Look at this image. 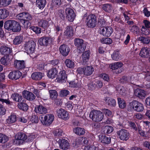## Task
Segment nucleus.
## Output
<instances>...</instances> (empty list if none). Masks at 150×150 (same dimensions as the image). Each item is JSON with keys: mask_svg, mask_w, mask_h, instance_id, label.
Returning <instances> with one entry per match:
<instances>
[{"mask_svg": "<svg viewBox=\"0 0 150 150\" xmlns=\"http://www.w3.org/2000/svg\"><path fill=\"white\" fill-rule=\"evenodd\" d=\"M46 3V0H36V6L40 9H42L45 7Z\"/></svg>", "mask_w": 150, "mask_h": 150, "instance_id": "72a5a7b5", "label": "nucleus"}, {"mask_svg": "<svg viewBox=\"0 0 150 150\" xmlns=\"http://www.w3.org/2000/svg\"><path fill=\"white\" fill-rule=\"evenodd\" d=\"M9 15L8 11L6 9H0V19H4L7 18Z\"/></svg>", "mask_w": 150, "mask_h": 150, "instance_id": "f704fd0d", "label": "nucleus"}, {"mask_svg": "<svg viewBox=\"0 0 150 150\" xmlns=\"http://www.w3.org/2000/svg\"><path fill=\"white\" fill-rule=\"evenodd\" d=\"M129 108L138 112L142 111L144 109L143 104L137 100H134L129 103Z\"/></svg>", "mask_w": 150, "mask_h": 150, "instance_id": "7ed1b4c3", "label": "nucleus"}, {"mask_svg": "<svg viewBox=\"0 0 150 150\" xmlns=\"http://www.w3.org/2000/svg\"><path fill=\"white\" fill-rule=\"evenodd\" d=\"M106 102L108 100V104L112 107H114L115 105L116 101L115 100L112 98L106 97L105 99Z\"/></svg>", "mask_w": 150, "mask_h": 150, "instance_id": "c03bdc74", "label": "nucleus"}, {"mask_svg": "<svg viewBox=\"0 0 150 150\" xmlns=\"http://www.w3.org/2000/svg\"><path fill=\"white\" fill-rule=\"evenodd\" d=\"M65 11L68 20L70 22L73 21L75 17L74 10L68 7L66 8Z\"/></svg>", "mask_w": 150, "mask_h": 150, "instance_id": "dca6fc26", "label": "nucleus"}, {"mask_svg": "<svg viewBox=\"0 0 150 150\" xmlns=\"http://www.w3.org/2000/svg\"><path fill=\"white\" fill-rule=\"evenodd\" d=\"M64 35V36L67 38L72 36L73 35V31L72 28L69 26H67L65 28Z\"/></svg>", "mask_w": 150, "mask_h": 150, "instance_id": "c85d7f7f", "label": "nucleus"}, {"mask_svg": "<svg viewBox=\"0 0 150 150\" xmlns=\"http://www.w3.org/2000/svg\"><path fill=\"white\" fill-rule=\"evenodd\" d=\"M58 71L56 68H52L50 69L47 73V76L51 79L54 78L57 75Z\"/></svg>", "mask_w": 150, "mask_h": 150, "instance_id": "cd10ccee", "label": "nucleus"}, {"mask_svg": "<svg viewBox=\"0 0 150 150\" xmlns=\"http://www.w3.org/2000/svg\"><path fill=\"white\" fill-rule=\"evenodd\" d=\"M88 142V140L87 138L84 137H81L79 138L78 140L76 142V144H86Z\"/></svg>", "mask_w": 150, "mask_h": 150, "instance_id": "e433bc0d", "label": "nucleus"}, {"mask_svg": "<svg viewBox=\"0 0 150 150\" xmlns=\"http://www.w3.org/2000/svg\"><path fill=\"white\" fill-rule=\"evenodd\" d=\"M64 10L60 9L58 10L57 13V17H59L62 20H64Z\"/></svg>", "mask_w": 150, "mask_h": 150, "instance_id": "5fc2aeb1", "label": "nucleus"}, {"mask_svg": "<svg viewBox=\"0 0 150 150\" xmlns=\"http://www.w3.org/2000/svg\"><path fill=\"white\" fill-rule=\"evenodd\" d=\"M139 55L143 57H146L150 56V50L147 47H143L141 50Z\"/></svg>", "mask_w": 150, "mask_h": 150, "instance_id": "393cba45", "label": "nucleus"}, {"mask_svg": "<svg viewBox=\"0 0 150 150\" xmlns=\"http://www.w3.org/2000/svg\"><path fill=\"white\" fill-rule=\"evenodd\" d=\"M117 100L119 107L122 109L125 108L126 106V103L125 101L120 98H118Z\"/></svg>", "mask_w": 150, "mask_h": 150, "instance_id": "a18cd8bd", "label": "nucleus"}, {"mask_svg": "<svg viewBox=\"0 0 150 150\" xmlns=\"http://www.w3.org/2000/svg\"><path fill=\"white\" fill-rule=\"evenodd\" d=\"M60 149L67 150L69 148V144L68 141L64 139H60L58 142Z\"/></svg>", "mask_w": 150, "mask_h": 150, "instance_id": "f3484780", "label": "nucleus"}, {"mask_svg": "<svg viewBox=\"0 0 150 150\" xmlns=\"http://www.w3.org/2000/svg\"><path fill=\"white\" fill-rule=\"evenodd\" d=\"M99 141L102 143L109 144L111 142L110 137L104 134H100L98 136Z\"/></svg>", "mask_w": 150, "mask_h": 150, "instance_id": "4be33fe9", "label": "nucleus"}, {"mask_svg": "<svg viewBox=\"0 0 150 150\" xmlns=\"http://www.w3.org/2000/svg\"><path fill=\"white\" fill-rule=\"evenodd\" d=\"M23 39L22 37L20 36H17L13 40V43L16 45L20 44L22 41Z\"/></svg>", "mask_w": 150, "mask_h": 150, "instance_id": "603ef678", "label": "nucleus"}, {"mask_svg": "<svg viewBox=\"0 0 150 150\" xmlns=\"http://www.w3.org/2000/svg\"><path fill=\"white\" fill-rule=\"evenodd\" d=\"M138 79V76L136 74H134L131 76L129 79H128L127 78L126 76H124L122 77L121 79V82L123 83L125 82L126 81L130 82L131 83H134L135 82L137 81Z\"/></svg>", "mask_w": 150, "mask_h": 150, "instance_id": "412c9836", "label": "nucleus"}, {"mask_svg": "<svg viewBox=\"0 0 150 150\" xmlns=\"http://www.w3.org/2000/svg\"><path fill=\"white\" fill-rule=\"evenodd\" d=\"M17 18L18 19L25 21H31L33 19V16L27 12L20 13L17 15Z\"/></svg>", "mask_w": 150, "mask_h": 150, "instance_id": "9d476101", "label": "nucleus"}, {"mask_svg": "<svg viewBox=\"0 0 150 150\" xmlns=\"http://www.w3.org/2000/svg\"><path fill=\"white\" fill-rule=\"evenodd\" d=\"M39 25L40 26L45 29L47 28L50 25L48 21L42 20L39 22Z\"/></svg>", "mask_w": 150, "mask_h": 150, "instance_id": "a19ab883", "label": "nucleus"}, {"mask_svg": "<svg viewBox=\"0 0 150 150\" xmlns=\"http://www.w3.org/2000/svg\"><path fill=\"white\" fill-rule=\"evenodd\" d=\"M38 121V116L35 115H33L31 117L30 120L29 122L30 124L32 123H37Z\"/></svg>", "mask_w": 150, "mask_h": 150, "instance_id": "6e6d98bb", "label": "nucleus"}, {"mask_svg": "<svg viewBox=\"0 0 150 150\" xmlns=\"http://www.w3.org/2000/svg\"><path fill=\"white\" fill-rule=\"evenodd\" d=\"M134 94L136 96L141 98L145 97L146 95L144 90L139 88L135 90Z\"/></svg>", "mask_w": 150, "mask_h": 150, "instance_id": "a878e982", "label": "nucleus"}, {"mask_svg": "<svg viewBox=\"0 0 150 150\" xmlns=\"http://www.w3.org/2000/svg\"><path fill=\"white\" fill-rule=\"evenodd\" d=\"M48 108L42 105L36 106L34 108L35 112L37 114L44 115L47 113Z\"/></svg>", "mask_w": 150, "mask_h": 150, "instance_id": "ddd939ff", "label": "nucleus"}, {"mask_svg": "<svg viewBox=\"0 0 150 150\" xmlns=\"http://www.w3.org/2000/svg\"><path fill=\"white\" fill-rule=\"evenodd\" d=\"M84 150H98V147L93 145L87 146L84 147Z\"/></svg>", "mask_w": 150, "mask_h": 150, "instance_id": "338daca9", "label": "nucleus"}, {"mask_svg": "<svg viewBox=\"0 0 150 150\" xmlns=\"http://www.w3.org/2000/svg\"><path fill=\"white\" fill-rule=\"evenodd\" d=\"M74 132L76 134L81 135L85 133V129L80 127H76L73 129Z\"/></svg>", "mask_w": 150, "mask_h": 150, "instance_id": "58836bf2", "label": "nucleus"}, {"mask_svg": "<svg viewBox=\"0 0 150 150\" xmlns=\"http://www.w3.org/2000/svg\"><path fill=\"white\" fill-rule=\"evenodd\" d=\"M123 64L121 62H117L111 64L109 67L112 70H116L120 69L122 67Z\"/></svg>", "mask_w": 150, "mask_h": 150, "instance_id": "bb28decb", "label": "nucleus"}, {"mask_svg": "<svg viewBox=\"0 0 150 150\" xmlns=\"http://www.w3.org/2000/svg\"><path fill=\"white\" fill-rule=\"evenodd\" d=\"M119 138L121 140H127L129 137V132L126 130L122 129L117 132Z\"/></svg>", "mask_w": 150, "mask_h": 150, "instance_id": "f8f14e48", "label": "nucleus"}, {"mask_svg": "<svg viewBox=\"0 0 150 150\" xmlns=\"http://www.w3.org/2000/svg\"><path fill=\"white\" fill-rule=\"evenodd\" d=\"M103 113L107 116L110 117L112 115V112L107 109L104 108L102 110Z\"/></svg>", "mask_w": 150, "mask_h": 150, "instance_id": "13d9d810", "label": "nucleus"}, {"mask_svg": "<svg viewBox=\"0 0 150 150\" xmlns=\"http://www.w3.org/2000/svg\"><path fill=\"white\" fill-rule=\"evenodd\" d=\"M101 42L103 44H110L112 42V40L109 38H103L100 40Z\"/></svg>", "mask_w": 150, "mask_h": 150, "instance_id": "4d7b16f0", "label": "nucleus"}, {"mask_svg": "<svg viewBox=\"0 0 150 150\" xmlns=\"http://www.w3.org/2000/svg\"><path fill=\"white\" fill-rule=\"evenodd\" d=\"M64 63L68 68L71 69L74 68L76 66L75 62L73 60L68 59H66Z\"/></svg>", "mask_w": 150, "mask_h": 150, "instance_id": "c756f323", "label": "nucleus"}, {"mask_svg": "<svg viewBox=\"0 0 150 150\" xmlns=\"http://www.w3.org/2000/svg\"><path fill=\"white\" fill-rule=\"evenodd\" d=\"M96 81L91 82L88 84L89 89L91 90L94 89L96 87Z\"/></svg>", "mask_w": 150, "mask_h": 150, "instance_id": "e2e57ef3", "label": "nucleus"}, {"mask_svg": "<svg viewBox=\"0 0 150 150\" xmlns=\"http://www.w3.org/2000/svg\"><path fill=\"white\" fill-rule=\"evenodd\" d=\"M56 114L59 118L64 120H67L69 118V112L63 109L59 108L57 109Z\"/></svg>", "mask_w": 150, "mask_h": 150, "instance_id": "1a4fd4ad", "label": "nucleus"}, {"mask_svg": "<svg viewBox=\"0 0 150 150\" xmlns=\"http://www.w3.org/2000/svg\"><path fill=\"white\" fill-rule=\"evenodd\" d=\"M74 44L77 47V49L79 51V52H83L86 49V46L83 43V40L82 39H75Z\"/></svg>", "mask_w": 150, "mask_h": 150, "instance_id": "2eb2a0df", "label": "nucleus"}, {"mask_svg": "<svg viewBox=\"0 0 150 150\" xmlns=\"http://www.w3.org/2000/svg\"><path fill=\"white\" fill-rule=\"evenodd\" d=\"M15 137L17 140L24 141L27 139V136L24 133H20L17 134L16 135Z\"/></svg>", "mask_w": 150, "mask_h": 150, "instance_id": "4c0bfd02", "label": "nucleus"}, {"mask_svg": "<svg viewBox=\"0 0 150 150\" xmlns=\"http://www.w3.org/2000/svg\"><path fill=\"white\" fill-rule=\"evenodd\" d=\"M53 40V38L50 37L43 36L39 39L38 42L41 45L46 46L51 43Z\"/></svg>", "mask_w": 150, "mask_h": 150, "instance_id": "4468645a", "label": "nucleus"}, {"mask_svg": "<svg viewBox=\"0 0 150 150\" xmlns=\"http://www.w3.org/2000/svg\"><path fill=\"white\" fill-rule=\"evenodd\" d=\"M0 90H1L4 93L1 95V98H0V101L2 103H5L7 104H10L11 102L8 99H6V98H8V95L6 93V86L3 83H0Z\"/></svg>", "mask_w": 150, "mask_h": 150, "instance_id": "423d86ee", "label": "nucleus"}, {"mask_svg": "<svg viewBox=\"0 0 150 150\" xmlns=\"http://www.w3.org/2000/svg\"><path fill=\"white\" fill-rule=\"evenodd\" d=\"M148 28H146L143 25L141 29V31L142 33L145 35H148L149 34V33Z\"/></svg>", "mask_w": 150, "mask_h": 150, "instance_id": "0e129e2a", "label": "nucleus"}, {"mask_svg": "<svg viewBox=\"0 0 150 150\" xmlns=\"http://www.w3.org/2000/svg\"><path fill=\"white\" fill-rule=\"evenodd\" d=\"M102 8L105 11L108 13L110 12L113 9L112 5L109 4H103L102 6Z\"/></svg>", "mask_w": 150, "mask_h": 150, "instance_id": "c9c22d12", "label": "nucleus"}, {"mask_svg": "<svg viewBox=\"0 0 150 150\" xmlns=\"http://www.w3.org/2000/svg\"><path fill=\"white\" fill-rule=\"evenodd\" d=\"M21 75V73L19 71L11 72L8 75V77L12 79H19Z\"/></svg>", "mask_w": 150, "mask_h": 150, "instance_id": "b1692460", "label": "nucleus"}, {"mask_svg": "<svg viewBox=\"0 0 150 150\" xmlns=\"http://www.w3.org/2000/svg\"><path fill=\"white\" fill-rule=\"evenodd\" d=\"M23 96L24 98L29 100H34L36 96L32 92L27 91H24L23 92Z\"/></svg>", "mask_w": 150, "mask_h": 150, "instance_id": "aec40b11", "label": "nucleus"}, {"mask_svg": "<svg viewBox=\"0 0 150 150\" xmlns=\"http://www.w3.org/2000/svg\"><path fill=\"white\" fill-rule=\"evenodd\" d=\"M54 116L53 114H48L44 116H41L40 120L41 123L46 125H50L53 122Z\"/></svg>", "mask_w": 150, "mask_h": 150, "instance_id": "39448f33", "label": "nucleus"}, {"mask_svg": "<svg viewBox=\"0 0 150 150\" xmlns=\"http://www.w3.org/2000/svg\"><path fill=\"white\" fill-rule=\"evenodd\" d=\"M11 0H0V5L4 6H6L9 4Z\"/></svg>", "mask_w": 150, "mask_h": 150, "instance_id": "052dcab7", "label": "nucleus"}, {"mask_svg": "<svg viewBox=\"0 0 150 150\" xmlns=\"http://www.w3.org/2000/svg\"><path fill=\"white\" fill-rule=\"evenodd\" d=\"M100 77L104 81L108 82L109 81V76L105 73H102L100 74Z\"/></svg>", "mask_w": 150, "mask_h": 150, "instance_id": "69168bd1", "label": "nucleus"}, {"mask_svg": "<svg viewBox=\"0 0 150 150\" xmlns=\"http://www.w3.org/2000/svg\"><path fill=\"white\" fill-rule=\"evenodd\" d=\"M11 52V49L9 47L6 46H2L0 48V52L1 54L5 56H8Z\"/></svg>", "mask_w": 150, "mask_h": 150, "instance_id": "5701e85b", "label": "nucleus"}, {"mask_svg": "<svg viewBox=\"0 0 150 150\" xmlns=\"http://www.w3.org/2000/svg\"><path fill=\"white\" fill-rule=\"evenodd\" d=\"M112 58L113 60L117 61L121 59V56L119 52L117 51H114L111 54Z\"/></svg>", "mask_w": 150, "mask_h": 150, "instance_id": "ea45409f", "label": "nucleus"}, {"mask_svg": "<svg viewBox=\"0 0 150 150\" xmlns=\"http://www.w3.org/2000/svg\"><path fill=\"white\" fill-rule=\"evenodd\" d=\"M35 43L33 41H28L24 45V49L28 54H33L35 51Z\"/></svg>", "mask_w": 150, "mask_h": 150, "instance_id": "6e6552de", "label": "nucleus"}, {"mask_svg": "<svg viewBox=\"0 0 150 150\" xmlns=\"http://www.w3.org/2000/svg\"><path fill=\"white\" fill-rule=\"evenodd\" d=\"M83 19L85 21L86 25L88 28H94L97 24V17L94 14H91L87 15L86 14L84 15Z\"/></svg>", "mask_w": 150, "mask_h": 150, "instance_id": "f257e3e1", "label": "nucleus"}, {"mask_svg": "<svg viewBox=\"0 0 150 150\" xmlns=\"http://www.w3.org/2000/svg\"><path fill=\"white\" fill-rule=\"evenodd\" d=\"M18 108L24 111L27 110L28 109L27 105L24 103H18Z\"/></svg>", "mask_w": 150, "mask_h": 150, "instance_id": "09e8293b", "label": "nucleus"}, {"mask_svg": "<svg viewBox=\"0 0 150 150\" xmlns=\"http://www.w3.org/2000/svg\"><path fill=\"white\" fill-rule=\"evenodd\" d=\"M50 98L52 99L56 98L58 96L57 93L55 90H51L49 91Z\"/></svg>", "mask_w": 150, "mask_h": 150, "instance_id": "864d4df0", "label": "nucleus"}, {"mask_svg": "<svg viewBox=\"0 0 150 150\" xmlns=\"http://www.w3.org/2000/svg\"><path fill=\"white\" fill-rule=\"evenodd\" d=\"M113 29L110 27L101 28L99 31L100 34L105 37H109L113 32Z\"/></svg>", "mask_w": 150, "mask_h": 150, "instance_id": "9b49d317", "label": "nucleus"}, {"mask_svg": "<svg viewBox=\"0 0 150 150\" xmlns=\"http://www.w3.org/2000/svg\"><path fill=\"white\" fill-rule=\"evenodd\" d=\"M89 116L93 121L99 122L103 119L104 115L100 111L93 110L90 112Z\"/></svg>", "mask_w": 150, "mask_h": 150, "instance_id": "20e7f679", "label": "nucleus"}, {"mask_svg": "<svg viewBox=\"0 0 150 150\" xmlns=\"http://www.w3.org/2000/svg\"><path fill=\"white\" fill-rule=\"evenodd\" d=\"M15 67L17 69H20L25 67V63L23 61L16 60L14 63Z\"/></svg>", "mask_w": 150, "mask_h": 150, "instance_id": "473e14b6", "label": "nucleus"}, {"mask_svg": "<svg viewBox=\"0 0 150 150\" xmlns=\"http://www.w3.org/2000/svg\"><path fill=\"white\" fill-rule=\"evenodd\" d=\"M69 91L66 89H63L60 91L59 93L60 96L62 97L66 96L69 94Z\"/></svg>", "mask_w": 150, "mask_h": 150, "instance_id": "bf43d9fd", "label": "nucleus"}, {"mask_svg": "<svg viewBox=\"0 0 150 150\" xmlns=\"http://www.w3.org/2000/svg\"><path fill=\"white\" fill-rule=\"evenodd\" d=\"M61 4V0H52V5L53 6H57L60 5Z\"/></svg>", "mask_w": 150, "mask_h": 150, "instance_id": "774afa93", "label": "nucleus"}, {"mask_svg": "<svg viewBox=\"0 0 150 150\" xmlns=\"http://www.w3.org/2000/svg\"><path fill=\"white\" fill-rule=\"evenodd\" d=\"M138 40L143 44H148L150 42V39L149 38H145L142 36H140L139 37Z\"/></svg>", "mask_w": 150, "mask_h": 150, "instance_id": "8fccbe9b", "label": "nucleus"}, {"mask_svg": "<svg viewBox=\"0 0 150 150\" xmlns=\"http://www.w3.org/2000/svg\"><path fill=\"white\" fill-rule=\"evenodd\" d=\"M10 61V60L8 58V56H5L3 57L1 59V63L4 65L8 64V63Z\"/></svg>", "mask_w": 150, "mask_h": 150, "instance_id": "de8ad7c7", "label": "nucleus"}, {"mask_svg": "<svg viewBox=\"0 0 150 150\" xmlns=\"http://www.w3.org/2000/svg\"><path fill=\"white\" fill-rule=\"evenodd\" d=\"M90 52L89 51H86L84 52L82 56V59L83 62H87L89 58Z\"/></svg>", "mask_w": 150, "mask_h": 150, "instance_id": "79ce46f5", "label": "nucleus"}, {"mask_svg": "<svg viewBox=\"0 0 150 150\" xmlns=\"http://www.w3.org/2000/svg\"><path fill=\"white\" fill-rule=\"evenodd\" d=\"M57 79V81L59 83L66 82L67 80V76L65 71L64 70L61 71L58 74Z\"/></svg>", "mask_w": 150, "mask_h": 150, "instance_id": "a211bd4d", "label": "nucleus"}, {"mask_svg": "<svg viewBox=\"0 0 150 150\" xmlns=\"http://www.w3.org/2000/svg\"><path fill=\"white\" fill-rule=\"evenodd\" d=\"M94 71V69L91 66H87L83 68H79L77 71L78 73L81 74H84L88 76L91 75Z\"/></svg>", "mask_w": 150, "mask_h": 150, "instance_id": "0eeeda50", "label": "nucleus"}, {"mask_svg": "<svg viewBox=\"0 0 150 150\" xmlns=\"http://www.w3.org/2000/svg\"><path fill=\"white\" fill-rule=\"evenodd\" d=\"M11 98L14 100L18 102L21 101L22 99V96L18 93L13 94Z\"/></svg>", "mask_w": 150, "mask_h": 150, "instance_id": "49530a36", "label": "nucleus"}, {"mask_svg": "<svg viewBox=\"0 0 150 150\" xmlns=\"http://www.w3.org/2000/svg\"><path fill=\"white\" fill-rule=\"evenodd\" d=\"M44 76V73L40 72H36L33 73L31 76L33 79L39 80H40Z\"/></svg>", "mask_w": 150, "mask_h": 150, "instance_id": "7c9ffc66", "label": "nucleus"}, {"mask_svg": "<svg viewBox=\"0 0 150 150\" xmlns=\"http://www.w3.org/2000/svg\"><path fill=\"white\" fill-rule=\"evenodd\" d=\"M4 28L14 32L19 31L21 29L19 23L14 20H8L5 23Z\"/></svg>", "mask_w": 150, "mask_h": 150, "instance_id": "f03ea898", "label": "nucleus"}, {"mask_svg": "<svg viewBox=\"0 0 150 150\" xmlns=\"http://www.w3.org/2000/svg\"><path fill=\"white\" fill-rule=\"evenodd\" d=\"M113 128L112 127L106 126L105 127L104 131L106 133L109 134L112 132L113 131Z\"/></svg>", "mask_w": 150, "mask_h": 150, "instance_id": "680f3d73", "label": "nucleus"}, {"mask_svg": "<svg viewBox=\"0 0 150 150\" xmlns=\"http://www.w3.org/2000/svg\"><path fill=\"white\" fill-rule=\"evenodd\" d=\"M59 50L60 53L64 56H67L70 50L68 46L64 44L60 46Z\"/></svg>", "mask_w": 150, "mask_h": 150, "instance_id": "6ab92c4d", "label": "nucleus"}, {"mask_svg": "<svg viewBox=\"0 0 150 150\" xmlns=\"http://www.w3.org/2000/svg\"><path fill=\"white\" fill-rule=\"evenodd\" d=\"M17 117L14 113L11 114L6 120V122L11 124L15 122L17 120Z\"/></svg>", "mask_w": 150, "mask_h": 150, "instance_id": "2f4dec72", "label": "nucleus"}, {"mask_svg": "<svg viewBox=\"0 0 150 150\" xmlns=\"http://www.w3.org/2000/svg\"><path fill=\"white\" fill-rule=\"evenodd\" d=\"M69 83V86L72 88H78L81 86V82L77 80L70 81Z\"/></svg>", "mask_w": 150, "mask_h": 150, "instance_id": "37998d69", "label": "nucleus"}, {"mask_svg": "<svg viewBox=\"0 0 150 150\" xmlns=\"http://www.w3.org/2000/svg\"><path fill=\"white\" fill-rule=\"evenodd\" d=\"M8 138L5 134L0 133V143H5L8 141Z\"/></svg>", "mask_w": 150, "mask_h": 150, "instance_id": "3c124183", "label": "nucleus"}]
</instances>
